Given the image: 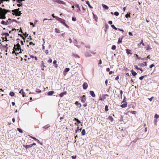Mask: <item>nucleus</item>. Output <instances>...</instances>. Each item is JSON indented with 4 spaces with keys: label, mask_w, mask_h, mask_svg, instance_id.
<instances>
[{
    "label": "nucleus",
    "mask_w": 159,
    "mask_h": 159,
    "mask_svg": "<svg viewBox=\"0 0 159 159\" xmlns=\"http://www.w3.org/2000/svg\"><path fill=\"white\" fill-rule=\"evenodd\" d=\"M67 94V92L66 91L64 92L63 93H61L59 95V96L61 97H62L64 95H66Z\"/></svg>",
    "instance_id": "12"
},
{
    "label": "nucleus",
    "mask_w": 159,
    "mask_h": 159,
    "mask_svg": "<svg viewBox=\"0 0 159 159\" xmlns=\"http://www.w3.org/2000/svg\"><path fill=\"white\" fill-rule=\"evenodd\" d=\"M17 130L19 131L20 133H23V130L19 128H17Z\"/></svg>",
    "instance_id": "33"
},
{
    "label": "nucleus",
    "mask_w": 159,
    "mask_h": 159,
    "mask_svg": "<svg viewBox=\"0 0 159 159\" xmlns=\"http://www.w3.org/2000/svg\"><path fill=\"white\" fill-rule=\"evenodd\" d=\"M90 93L92 97H94L95 96V94L93 91H90Z\"/></svg>",
    "instance_id": "15"
},
{
    "label": "nucleus",
    "mask_w": 159,
    "mask_h": 159,
    "mask_svg": "<svg viewBox=\"0 0 159 159\" xmlns=\"http://www.w3.org/2000/svg\"><path fill=\"white\" fill-rule=\"evenodd\" d=\"M19 10L20 9L19 8L12 10V12L14 13H12V14L14 15H15L16 16H20L21 13L20 11H19Z\"/></svg>",
    "instance_id": "2"
},
{
    "label": "nucleus",
    "mask_w": 159,
    "mask_h": 159,
    "mask_svg": "<svg viewBox=\"0 0 159 159\" xmlns=\"http://www.w3.org/2000/svg\"><path fill=\"white\" fill-rule=\"evenodd\" d=\"M86 4L88 5V6H89V7L91 8H93V7H92L90 5V4L89 3V1H87L86 2Z\"/></svg>",
    "instance_id": "30"
},
{
    "label": "nucleus",
    "mask_w": 159,
    "mask_h": 159,
    "mask_svg": "<svg viewBox=\"0 0 159 159\" xmlns=\"http://www.w3.org/2000/svg\"><path fill=\"white\" fill-rule=\"evenodd\" d=\"M138 65L139 66L143 67L144 66H146L147 65V64L146 62H144L143 63L139 64Z\"/></svg>",
    "instance_id": "8"
},
{
    "label": "nucleus",
    "mask_w": 159,
    "mask_h": 159,
    "mask_svg": "<svg viewBox=\"0 0 159 159\" xmlns=\"http://www.w3.org/2000/svg\"><path fill=\"white\" fill-rule=\"evenodd\" d=\"M2 38L3 40L5 39L4 41H8L7 39V38L6 37H5V38Z\"/></svg>",
    "instance_id": "49"
},
{
    "label": "nucleus",
    "mask_w": 159,
    "mask_h": 159,
    "mask_svg": "<svg viewBox=\"0 0 159 159\" xmlns=\"http://www.w3.org/2000/svg\"><path fill=\"white\" fill-rule=\"evenodd\" d=\"M59 21L62 24L64 25L66 23L65 22V20L64 19H63L61 18H59Z\"/></svg>",
    "instance_id": "13"
},
{
    "label": "nucleus",
    "mask_w": 159,
    "mask_h": 159,
    "mask_svg": "<svg viewBox=\"0 0 159 159\" xmlns=\"http://www.w3.org/2000/svg\"><path fill=\"white\" fill-rule=\"evenodd\" d=\"M8 46L7 44H6V45L3 46V48L4 49H7V50L8 49V47L7 46Z\"/></svg>",
    "instance_id": "34"
},
{
    "label": "nucleus",
    "mask_w": 159,
    "mask_h": 159,
    "mask_svg": "<svg viewBox=\"0 0 159 159\" xmlns=\"http://www.w3.org/2000/svg\"><path fill=\"white\" fill-rule=\"evenodd\" d=\"M86 100V98L85 95H83L81 97V101L83 103H84Z\"/></svg>",
    "instance_id": "6"
},
{
    "label": "nucleus",
    "mask_w": 159,
    "mask_h": 159,
    "mask_svg": "<svg viewBox=\"0 0 159 159\" xmlns=\"http://www.w3.org/2000/svg\"><path fill=\"white\" fill-rule=\"evenodd\" d=\"M54 1L59 4H61L63 5H65L66 4L65 2L60 0H54Z\"/></svg>",
    "instance_id": "4"
},
{
    "label": "nucleus",
    "mask_w": 159,
    "mask_h": 159,
    "mask_svg": "<svg viewBox=\"0 0 159 159\" xmlns=\"http://www.w3.org/2000/svg\"><path fill=\"white\" fill-rule=\"evenodd\" d=\"M2 9H2L0 7V15L1 14H2L5 16L6 14L7 13H6V11L3 10H2Z\"/></svg>",
    "instance_id": "5"
},
{
    "label": "nucleus",
    "mask_w": 159,
    "mask_h": 159,
    "mask_svg": "<svg viewBox=\"0 0 159 159\" xmlns=\"http://www.w3.org/2000/svg\"><path fill=\"white\" fill-rule=\"evenodd\" d=\"M123 37L122 38H119L118 39V44H120L122 42V39H123Z\"/></svg>",
    "instance_id": "17"
},
{
    "label": "nucleus",
    "mask_w": 159,
    "mask_h": 159,
    "mask_svg": "<svg viewBox=\"0 0 159 159\" xmlns=\"http://www.w3.org/2000/svg\"><path fill=\"white\" fill-rule=\"evenodd\" d=\"M2 36L5 35L6 36H9V34L8 33H3L1 34Z\"/></svg>",
    "instance_id": "22"
},
{
    "label": "nucleus",
    "mask_w": 159,
    "mask_h": 159,
    "mask_svg": "<svg viewBox=\"0 0 159 159\" xmlns=\"http://www.w3.org/2000/svg\"><path fill=\"white\" fill-rule=\"evenodd\" d=\"M19 93H21V94H22L23 95V97H24L25 96V92H24L23 91V89H21L20 91L19 92Z\"/></svg>",
    "instance_id": "14"
},
{
    "label": "nucleus",
    "mask_w": 159,
    "mask_h": 159,
    "mask_svg": "<svg viewBox=\"0 0 159 159\" xmlns=\"http://www.w3.org/2000/svg\"><path fill=\"white\" fill-rule=\"evenodd\" d=\"M154 123H155V125H157V119H156L154 120Z\"/></svg>",
    "instance_id": "62"
},
{
    "label": "nucleus",
    "mask_w": 159,
    "mask_h": 159,
    "mask_svg": "<svg viewBox=\"0 0 159 159\" xmlns=\"http://www.w3.org/2000/svg\"><path fill=\"white\" fill-rule=\"evenodd\" d=\"M23 1V0H16L17 2L18 3H21V2Z\"/></svg>",
    "instance_id": "48"
},
{
    "label": "nucleus",
    "mask_w": 159,
    "mask_h": 159,
    "mask_svg": "<svg viewBox=\"0 0 159 159\" xmlns=\"http://www.w3.org/2000/svg\"><path fill=\"white\" fill-rule=\"evenodd\" d=\"M120 94L121 95V97H122V94H123V91L122 90H121L120 92Z\"/></svg>",
    "instance_id": "59"
},
{
    "label": "nucleus",
    "mask_w": 159,
    "mask_h": 159,
    "mask_svg": "<svg viewBox=\"0 0 159 159\" xmlns=\"http://www.w3.org/2000/svg\"><path fill=\"white\" fill-rule=\"evenodd\" d=\"M55 32H56L57 33H60V30L57 28H56L55 29Z\"/></svg>",
    "instance_id": "27"
},
{
    "label": "nucleus",
    "mask_w": 159,
    "mask_h": 159,
    "mask_svg": "<svg viewBox=\"0 0 159 159\" xmlns=\"http://www.w3.org/2000/svg\"><path fill=\"white\" fill-rule=\"evenodd\" d=\"M153 98V97H152L151 98H148V99L150 101H151L152 100Z\"/></svg>",
    "instance_id": "56"
},
{
    "label": "nucleus",
    "mask_w": 159,
    "mask_h": 159,
    "mask_svg": "<svg viewBox=\"0 0 159 159\" xmlns=\"http://www.w3.org/2000/svg\"><path fill=\"white\" fill-rule=\"evenodd\" d=\"M110 68H107L106 69V71H107V72H108V71H110Z\"/></svg>",
    "instance_id": "64"
},
{
    "label": "nucleus",
    "mask_w": 159,
    "mask_h": 159,
    "mask_svg": "<svg viewBox=\"0 0 159 159\" xmlns=\"http://www.w3.org/2000/svg\"><path fill=\"white\" fill-rule=\"evenodd\" d=\"M14 49H15L18 54L21 52L20 45L18 43L16 45H14Z\"/></svg>",
    "instance_id": "1"
},
{
    "label": "nucleus",
    "mask_w": 159,
    "mask_h": 159,
    "mask_svg": "<svg viewBox=\"0 0 159 159\" xmlns=\"http://www.w3.org/2000/svg\"><path fill=\"white\" fill-rule=\"evenodd\" d=\"M36 143H33L32 144H30V147H32L33 145H35Z\"/></svg>",
    "instance_id": "57"
},
{
    "label": "nucleus",
    "mask_w": 159,
    "mask_h": 159,
    "mask_svg": "<svg viewBox=\"0 0 159 159\" xmlns=\"http://www.w3.org/2000/svg\"><path fill=\"white\" fill-rule=\"evenodd\" d=\"M88 87V85L87 83L84 82L83 84V87L84 89H87Z\"/></svg>",
    "instance_id": "7"
},
{
    "label": "nucleus",
    "mask_w": 159,
    "mask_h": 159,
    "mask_svg": "<svg viewBox=\"0 0 159 159\" xmlns=\"http://www.w3.org/2000/svg\"><path fill=\"white\" fill-rule=\"evenodd\" d=\"M130 13H129V14H127L125 15V17L126 18H128V17H130Z\"/></svg>",
    "instance_id": "42"
},
{
    "label": "nucleus",
    "mask_w": 159,
    "mask_h": 159,
    "mask_svg": "<svg viewBox=\"0 0 159 159\" xmlns=\"http://www.w3.org/2000/svg\"><path fill=\"white\" fill-rule=\"evenodd\" d=\"M30 138H31L37 141L39 143V141L37 139H36L35 138L30 136Z\"/></svg>",
    "instance_id": "26"
},
{
    "label": "nucleus",
    "mask_w": 159,
    "mask_h": 159,
    "mask_svg": "<svg viewBox=\"0 0 159 159\" xmlns=\"http://www.w3.org/2000/svg\"><path fill=\"white\" fill-rule=\"evenodd\" d=\"M2 10H3L4 11H6V13H7L8 12H10L11 11L10 10H6L5 9H2Z\"/></svg>",
    "instance_id": "35"
},
{
    "label": "nucleus",
    "mask_w": 159,
    "mask_h": 159,
    "mask_svg": "<svg viewBox=\"0 0 159 159\" xmlns=\"http://www.w3.org/2000/svg\"><path fill=\"white\" fill-rule=\"evenodd\" d=\"M79 127H78L77 128H78V129H76L75 130V132L76 133H77V132L79 131V130H80V131H81V130L82 129V128H81L80 129H79Z\"/></svg>",
    "instance_id": "41"
},
{
    "label": "nucleus",
    "mask_w": 159,
    "mask_h": 159,
    "mask_svg": "<svg viewBox=\"0 0 159 159\" xmlns=\"http://www.w3.org/2000/svg\"><path fill=\"white\" fill-rule=\"evenodd\" d=\"M75 6L77 7V8H78V10H79V11H80V7H79V4H76V5H75Z\"/></svg>",
    "instance_id": "31"
},
{
    "label": "nucleus",
    "mask_w": 159,
    "mask_h": 159,
    "mask_svg": "<svg viewBox=\"0 0 159 159\" xmlns=\"http://www.w3.org/2000/svg\"><path fill=\"white\" fill-rule=\"evenodd\" d=\"M159 116L157 115V114H156L155 115L154 117L155 118H157L159 117Z\"/></svg>",
    "instance_id": "54"
},
{
    "label": "nucleus",
    "mask_w": 159,
    "mask_h": 159,
    "mask_svg": "<svg viewBox=\"0 0 159 159\" xmlns=\"http://www.w3.org/2000/svg\"><path fill=\"white\" fill-rule=\"evenodd\" d=\"M76 157V156H71V158L72 159H75Z\"/></svg>",
    "instance_id": "50"
},
{
    "label": "nucleus",
    "mask_w": 159,
    "mask_h": 159,
    "mask_svg": "<svg viewBox=\"0 0 159 159\" xmlns=\"http://www.w3.org/2000/svg\"><path fill=\"white\" fill-rule=\"evenodd\" d=\"M127 103H124L120 106V107L122 108H125L127 107Z\"/></svg>",
    "instance_id": "20"
},
{
    "label": "nucleus",
    "mask_w": 159,
    "mask_h": 159,
    "mask_svg": "<svg viewBox=\"0 0 159 159\" xmlns=\"http://www.w3.org/2000/svg\"><path fill=\"white\" fill-rule=\"evenodd\" d=\"M125 50L126 51V53L127 54H130L131 55L132 54L131 53L132 51L131 50H130L128 49H126Z\"/></svg>",
    "instance_id": "10"
},
{
    "label": "nucleus",
    "mask_w": 159,
    "mask_h": 159,
    "mask_svg": "<svg viewBox=\"0 0 159 159\" xmlns=\"http://www.w3.org/2000/svg\"><path fill=\"white\" fill-rule=\"evenodd\" d=\"M107 82H108V80L107 79L106 80L105 82V84H106V86L107 85Z\"/></svg>",
    "instance_id": "58"
},
{
    "label": "nucleus",
    "mask_w": 159,
    "mask_h": 159,
    "mask_svg": "<svg viewBox=\"0 0 159 159\" xmlns=\"http://www.w3.org/2000/svg\"><path fill=\"white\" fill-rule=\"evenodd\" d=\"M70 70V69L69 68H66L64 70V72H65V73H66L67 72H68V71H69Z\"/></svg>",
    "instance_id": "29"
},
{
    "label": "nucleus",
    "mask_w": 159,
    "mask_h": 159,
    "mask_svg": "<svg viewBox=\"0 0 159 159\" xmlns=\"http://www.w3.org/2000/svg\"><path fill=\"white\" fill-rule=\"evenodd\" d=\"M108 119L111 122H112V121H113V118L111 116H109Z\"/></svg>",
    "instance_id": "24"
},
{
    "label": "nucleus",
    "mask_w": 159,
    "mask_h": 159,
    "mask_svg": "<svg viewBox=\"0 0 159 159\" xmlns=\"http://www.w3.org/2000/svg\"><path fill=\"white\" fill-rule=\"evenodd\" d=\"M119 75L117 76V77L115 78L116 80H118L119 79Z\"/></svg>",
    "instance_id": "55"
},
{
    "label": "nucleus",
    "mask_w": 159,
    "mask_h": 159,
    "mask_svg": "<svg viewBox=\"0 0 159 159\" xmlns=\"http://www.w3.org/2000/svg\"><path fill=\"white\" fill-rule=\"evenodd\" d=\"M75 105H76L77 106H78L79 105H80V106L79 107H81V104L80 103L78 102V101L75 102Z\"/></svg>",
    "instance_id": "25"
},
{
    "label": "nucleus",
    "mask_w": 159,
    "mask_h": 159,
    "mask_svg": "<svg viewBox=\"0 0 159 159\" xmlns=\"http://www.w3.org/2000/svg\"><path fill=\"white\" fill-rule=\"evenodd\" d=\"M82 134L83 135H84L85 134V132L84 129H83L82 131L81 132Z\"/></svg>",
    "instance_id": "37"
},
{
    "label": "nucleus",
    "mask_w": 159,
    "mask_h": 159,
    "mask_svg": "<svg viewBox=\"0 0 159 159\" xmlns=\"http://www.w3.org/2000/svg\"><path fill=\"white\" fill-rule=\"evenodd\" d=\"M14 53H15L16 55H17V53L16 51L15 50V49H14V48H13V51L12 52V53L13 54Z\"/></svg>",
    "instance_id": "38"
},
{
    "label": "nucleus",
    "mask_w": 159,
    "mask_h": 159,
    "mask_svg": "<svg viewBox=\"0 0 159 159\" xmlns=\"http://www.w3.org/2000/svg\"><path fill=\"white\" fill-rule=\"evenodd\" d=\"M105 110L106 111H107L108 110V107L107 105H106L105 107Z\"/></svg>",
    "instance_id": "39"
},
{
    "label": "nucleus",
    "mask_w": 159,
    "mask_h": 159,
    "mask_svg": "<svg viewBox=\"0 0 159 159\" xmlns=\"http://www.w3.org/2000/svg\"><path fill=\"white\" fill-rule=\"evenodd\" d=\"M102 6L103 7V8H104V9H105L106 10H108L109 8V7L107 5H106L102 4Z\"/></svg>",
    "instance_id": "18"
},
{
    "label": "nucleus",
    "mask_w": 159,
    "mask_h": 159,
    "mask_svg": "<svg viewBox=\"0 0 159 159\" xmlns=\"http://www.w3.org/2000/svg\"><path fill=\"white\" fill-rule=\"evenodd\" d=\"M72 20L73 21H75L76 20V18L75 17H72Z\"/></svg>",
    "instance_id": "44"
},
{
    "label": "nucleus",
    "mask_w": 159,
    "mask_h": 159,
    "mask_svg": "<svg viewBox=\"0 0 159 159\" xmlns=\"http://www.w3.org/2000/svg\"><path fill=\"white\" fill-rule=\"evenodd\" d=\"M45 53L46 55H47L48 53V50H47L45 51Z\"/></svg>",
    "instance_id": "60"
},
{
    "label": "nucleus",
    "mask_w": 159,
    "mask_h": 159,
    "mask_svg": "<svg viewBox=\"0 0 159 159\" xmlns=\"http://www.w3.org/2000/svg\"><path fill=\"white\" fill-rule=\"evenodd\" d=\"M112 22L111 21H108V24L110 25H112Z\"/></svg>",
    "instance_id": "61"
},
{
    "label": "nucleus",
    "mask_w": 159,
    "mask_h": 159,
    "mask_svg": "<svg viewBox=\"0 0 159 159\" xmlns=\"http://www.w3.org/2000/svg\"><path fill=\"white\" fill-rule=\"evenodd\" d=\"M134 66L137 70H139L140 69V68H139L137 65H134Z\"/></svg>",
    "instance_id": "45"
},
{
    "label": "nucleus",
    "mask_w": 159,
    "mask_h": 159,
    "mask_svg": "<svg viewBox=\"0 0 159 159\" xmlns=\"http://www.w3.org/2000/svg\"><path fill=\"white\" fill-rule=\"evenodd\" d=\"M92 13L93 16V19H95L96 22H97L98 18L97 16L96 15H95L93 12Z\"/></svg>",
    "instance_id": "11"
},
{
    "label": "nucleus",
    "mask_w": 159,
    "mask_h": 159,
    "mask_svg": "<svg viewBox=\"0 0 159 159\" xmlns=\"http://www.w3.org/2000/svg\"><path fill=\"white\" fill-rule=\"evenodd\" d=\"M144 76H141V77H139V79L140 80H142L144 78Z\"/></svg>",
    "instance_id": "53"
},
{
    "label": "nucleus",
    "mask_w": 159,
    "mask_h": 159,
    "mask_svg": "<svg viewBox=\"0 0 159 159\" xmlns=\"http://www.w3.org/2000/svg\"><path fill=\"white\" fill-rule=\"evenodd\" d=\"M131 113H132V114H136V112L135 111H131Z\"/></svg>",
    "instance_id": "51"
},
{
    "label": "nucleus",
    "mask_w": 159,
    "mask_h": 159,
    "mask_svg": "<svg viewBox=\"0 0 159 159\" xmlns=\"http://www.w3.org/2000/svg\"><path fill=\"white\" fill-rule=\"evenodd\" d=\"M155 65L154 64H151L150 65L149 67L150 68H152V67L154 66Z\"/></svg>",
    "instance_id": "52"
},
{
    "label": "nucleus",
    "mask_w": 159,
    "mask_h": 159,
    "mask_svg": "<svg viewBox=\"0 0 159 159\" xmlns=\"http://www.w3.org/2000/svg\"><path fill=\"white\" fill-rule=\"evenodd\" d=\"M108 96H109V95L108 94H106L105 95H103L102 96V98H100V100H101V101L103 100H104L106 98V96L108 97Z\"/></svg>",
    "instance_id": "9"
},
{
    "label": "nucleus",
    "mask_w": 159,
    "mask_h": 159,
    "mask_svg": "<svg viewBox=\"0 0 159 159\" xmlns=\"http://www.w3.org/2000/svg\"><path fill=\"white\" fill-rule=\"evenodd\" d=\"M141 44H142L143 46H144V44L143 43V39L141 40V42H140V44H139L138 45L139 47H140V45Z\"/></svg>",
    "instance_id": "19"
},
{
    "label": "nucleus",
    "mask_w": 159,
    "mask_h": 159,
    "mask_svg": "<svg viewBox=\"0 0 159 159\" xmlns=\"http://www.w3.org/2000/svg\"><path fill=\"white\" fill-rule=\"evenodd\" d=\"M54 93V92L53 91H52L48 92V95H52Z\"/></svg>",
    "instance_id": "21"
},
{
    "label": "nucleus",
    "mask_w": 159,
    "mask_h": 159,
    "mask_svg": "<svg viewBox=\"0 0 159 159\" xmlns=\"http://www.w3.org/2000/svg\"><path fill=\"white\" fill-rule=\"evenodd\" d=\"M116 47L115 45H113L112 46V47H111V49H112V50H115L116 49Z\"/></svg>",
    "instance_id": "40"
},
{
    "label": "nucleus",
    "mask_w": 159,
    "mask_h": 159,
    "mask_svg": "<svg viewBox=\"0 0 159 159\" xmlns=\"http://www.w3.org/2000/svg\"><path fill=\"white\" fill-rule=\"evenodd\" d=\"M36 91L37 93H41V90L39 89H36Z\"/></svg>",
    "instance_id": "47"
},
{
    "label": "nucleus",
    "mask_w": 159,
    "mask_h": 159,
    "mask_svg": "<svg viewBox=\"0 0 159 159\" xmlns=\"http://www.w3.org/2000/svg\"><path fill=\"white\" fill-rule=\"evenodd\" d=\"M10 95L11 96H13L15 95V93L13 92H11L10 93Z\"/></svg>",
    "instance_id": "32"
},
{
    "label": "nucleus",
    "mask_w": 159,
    "mask_h": 159,
    "mask_svg": "<svg viewBox=\"0 0 159 159\" xmlns=\"http://www.w3.org/2000/svg\"><path fill=\"white\" fill-rule=\"evenodd\" d=\"M50 127V125H47L43 127V128L45 129H47L48 128Z\"/></svg>",
    "instance_id": "28"
},
{
    "label": "nucleus",
    "mask_w": 159,
    "mask_h": 159,
    "mask_svg": "<svg viewBox=\"0 0 159 159\" xmlns=\"http://www.w3.org/2000/svg\"><path fill=\"white\" fill-rule=\"evenodd\" d=\"M6 18V16L5 15H2V14H1L0 15V19H5Z\"/></svg>",
    "instance_id": "16"
},
{
    "label": "nucleus",
    "mask_w": 159,
    "mask_h": 159,
    "mask_svg": "<svg viewBox=\"0 0 159 159\" xmlns=\"http://www.w3.org/2000/svg\"><path fill=\"white\" fill-rule=\"evenodd\" d=\"M64 25L66 27H67V28H69V26L66 24L65 23Z\"/></svg>",
    "instance_id": "63"
},
{
    "label": "nucleus",
    "mask_w": 159,
    "mask_h": 159,
    "mask_svg": "<svg viewBox=\"0 0 159 159\" xmlns=\"http://www.w3.org/2000/svg\"><path fill=\"white\" fill-rule=\"evenodd\" d=\"M131 72L132 73V75L134 76H135L137 75V73H136V72H135L133 70L131 71Z\"/></svg>",
    "instance_id": "23"
},
{
    "label": "nucleus",
    "mask_w": 159,
    "mask_h": 159,
    "mask_svg": "<svg viewBox=\"0 0 159 159\" xmlns=\"http://www.w3.org/2000/svg\"><path fill=\"white\" fill-rule=\"evenodd\" d=\"M49 63H51L52 62V60L50 58L48 61Z\"/></svg>",
    "instance_id": "46"
},
{
    "label": "nucleus",
    "mask_w": 159,
    "mask_h": 159,
    "mask_svg": "<svg viewBox=\"0 0 159 159\" xmlns=\"http://www.w3.org/2000/svg\"><path fill=\"white\" fill-rule=\"evenodd\" d=\"M114 15L116 16H118L119 15V13L117 11H116L114 12Z\"/></svg>",
    "instance_id": "43"
},
{
    "label": "nucleus",
    "mask_w": 159,
    "mask_h": 159,
    "mask_svg": "<svg viewBox=\"0 0 159 159\" xmlns=\"http://www.w3.org/2000/svg\"><path fill=\"white\" fill-rule=\"evenodd\" d=\"M111 27L115 30H117L118 29L117 28L115 27L114 25H111Z\"/></svg>",
    "instance_id": "36"
},
{
    "label": "nucleus",
    "mask_w": 159,
    "mask_h": 159,
    "mask_svg": "<svg viewBox=\"0 0 159 159\" xmlns=\"http://www.w3.org/2000/svg\"><path fill=\"white\" fill-rule=\"evenodd\" d=\"M1 23L3 25H7L8 24H10L11 22H8V20H7L6 21L2 20L1 21Z\"/></svg>",
    "instance_id": "3"
}]
</instances>
